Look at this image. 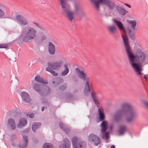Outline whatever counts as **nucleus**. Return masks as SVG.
<instances>
[{
	"label": "nucleus",
	"mask_w": 148,
	"mask_h": 148,
	"mask_svg": "<svg viewBox=\"0 0 148 148\" xmlns=\"http://www.w3.org/2000/svg\"><path fill=\"white\" fill-rule=\"evenodd\" d=\"M33 140L34 143H37L38 142V140L37 138H34L33 139Z\"/></svg>",
	"instance_id": "37998d69"
},
{
	"label": "nucleus",
	"mask_w": 148,
	"mask_h": 148,
	"mask_svg": "<svg viewBox=\"0 0 148 148\" xmlns=\"http://www.w3.org/2000/svg\"><path fill=\"white\" fill-rule=\"evenodd\" d=\"M46 39V37L45 36H42L40 38V40L41 41H43V40Z\"/></svg>",
	"instance_id": "c03bdc74"
},
{
	"label": "nucleus",
	"mask_w": 148,
	"mask_h": 148,
	"mask_svg": "<svg viewBox=\"0 0 148 148\" xmlns=\"http://www.w3.org/2000/svg\"><path fill=\"white\" fill-rule=\"evenodd\" d=\"M64 143L61 144L60 146V148H70L71 146V143L69 140L66 138H65L63 140Z\"/></svg>",
	"instance_id": "f3484780"
},
{
	"label": "nucleus",
	"mask_w": 148,
	"mask_h": 148,
	"mask_svg": "<svg viewBox=\"0 0 148 148\" xmlns=\"http://www.w3.org/2000/svg\"><path fill=\"white\" fill-rule=\"evenodd\" d=\"M100 126L101 127L100 135L103 139L106 140V142L108 143V140L110 138L106 133L109 127V124L108 122L106 121H103L101 123Z\"/></svg>",
	"instance_id": "423d86ee"
},
{
	"label": "nucleus",
	"mask_w": 148,
	"mask_h": 148,
	"mask_svg": "<svg viewBox=\"0 0 148 148\" xmlns=\"http://www.w3.org/2000/svg\"><path fill=\"white\" fill-rule=\"evenodd\" d=\"M143 103L146 106L147 108L148 109V102H147L146 101H145L143 102Z\"/></svg>",
	"instance_id": "de8ad7c7"
},
{
	"label": "nucleus",
	"mask_w": 148,
	"mask_h": 148,
	"mask_svg": "<svg viewBox=\"0 0 148 148\" xmlns=\"http://www.w3.org/2000/svg\"><path fill=\"white\" fill-rule=\"evenodd\" d=\"M99 105H96L97 107V108H98V109L99 108Z\"/></svg>",
	"instance_id": "680f3d73"
},
{
	"label": "nucleus",
	"mask_w": 148,
	"mask_h": 148,
	"mask_svg": "<svg viewBox=\"0 0 148 148\" xmlns=\"http://www.w3.org/2000/svg\"><path fill=\"white\" fill-rule=\"evenodd\" d=\"M108 16H110V15H108ZM105 16H106L107 17H108V15L107 14H106V15H105Z\"/></svg>",
	"instance_id": "e2e57ef3"
},
{
	"label": "nucleus",
	"mask_w": 148,
	"mask_h": 148,
	"mask_svg": "<svg viewBox=\"0 0 148 148\" xmlns=\"http://www.w3.org/2000/svg\"><path fill=\"white\" fill-rule=\"evenodd\" d=\"M4 14V13L3 11L0 9V18L3 16Z\"/></svg>",
	"instance_id": "79ce46f5"
},
{
	"label": "nucleus",
	"mask_w": 148,
	"mask_h": 148,
	"mask_svg": "<svg viewBox=\"0 0 148 148\" xmlns=\"http://www.w3.org/2000/svg\"><path fill=\"white\" fill-rule=\"evenodd\" d=\"M73 148H86V144L85 141H79V138L77 136L73 137L71 139Z\"/></svg>",
	"instance_id": "6e6552de"
},
{
	"label": "nucleus",
	"mask_w": 148,
	"mask_h": 148,
	"mask_svg": "<svg viewBox=\"0 0 148 148\" xmlns=\"http://www.w3.org/2000/svg\"><path fill=\"white\" fill-rule=\"evenodd\" d=\"M30 130V128H27L23 130L21 132L23 134H27V133Z\"/></svg>",
	"instance_id": "e433bc0d"
},
{
	"label": "nucleus",
	"mask_w": 148,
	"mask_h": 148,
	"mask_svg": "<svg viewBox=\"0 0 148 148\" xmlns=\"http://www.w3.org/2000/svg\"><path fill=\"white\" fill-rule=\"evenodd\" d=\"M23 140V144L22 145H19L14 148H26L28 145V138L27 136H22Z\"/></svg>",
	"instance_id": "dca6fc26"
},
{
	"label": "nucleus",
	"mask_w": 148,
	"mask_h": 148,
	"mask_svg": "<svg viewBox=\"0 0 148 148\" xmlns=\"http://www.w3.org/2000/svg\"><path fill=\"white\" fill-rule=\"evenodd\" d=\"M35 60L37 62H38L39 60L38 59V58H36L35 59Z\"/></svg>",
	"instance_id": "052dcab7"
},
{
	"label": "nucleus",
	"mask_w": 148,
	"mask_h": 148,
	"mask_svg": "<svg viewBox=\"0 0 148 148\" xmlns=\"http://www.w3.org/2000/svg\"><path fill=\"white\" fill-rule=\"evenodd\" d=\"M43 92V93H45L46 94V95L45 96L49 94L50 92V89L49 88H48V89L47 90V92L46 93L45 92L42 91Z\"/></svg>",
	"instance_id": "a19ab883"
},
{
	"label": "nucleus",
	"mask_w": 148,
	"mask_h": 148,
	"mask_svg": "<svg viewBox=\"0 0 148 148\" xmlns=\"http://www.w3.org/2000/svg\"><path fill=\"white\" fill-rule=\"evenodd\" d=\"M111 1L113 2L114 3L113 8H112L111 10L109 8H108V10L112 11L113 9L116 7V10L118 11L119 13L123 16L125 15L126 13L128 12V11H126L125 10L124 8H122L121 6L119 5H116V4L112 0Z\"/></svg>",
	"instance_id": "9b49d317"
},
{
	"label": "nucleus",
	"mask_w": 148,
	"mask_h": 148,
	"mask_svg": "<svg viewBox=\"0 0 148 148\" xmlns=\"http://www.w3.org/2000/svg\"><path fill=\"white\" fill-rule=\"evenodd\" d=\"M52 83L53 84V86L54 87H56L55 86V85L57 84L56 81V78L53 79V81L52 82Z\"/></svg>",
	"instance_id": "58836bf2"
},
{
	"label": "nucleus",
	"mask_w": 148,
	"mask_h": 148,
	"mask_svg": "<svg viewBox=\"0 0 148 148\" xmlns=\"http://www.w3.org/2000/svg\"><path fill=\"white\" fill-rule=\"evenodd\" d=\"M61 7V12L64 16H66L70 21H72L74 18L73 14L82 18L85 16V13L81 8L79 3H75L74 4V11H71L70 5L66 2V0H59Z\"/></svg>",
	"instance_id": "7ed1b4c3"
},
{
	"label": "nucleus",
	"mask_w": 148,
	"mask_h": 148,
	"mask_svg": "<svg viewBox=\"0 0 148 148\" xmlns=\"http://www.w3.org/2000/svg\"><path fill=\"white\" fill-rule=\"evenodd\" d=\"M11 145L13 147H15V146H16L15 143L13 142L11 143Z\"/></svg>",
	"instance_id": "3c124183"
},
{
	"label": "nucleus",
	"mask_w": 148,
	"mask_h": 148,
	"mask_svg": "<svg viewBox=\"0 0 148 148\" xmlns=\"http://www.w3.org/2000/svg\"><path fill=\"white\" fill-rule=\"evenodd\" d=\"M43 148H53V145L50 143H45L43 145Z\"/></svg>",
	"instance_id": "473e14b6"
},
{
	"label": "nucleus",
	"mask_w": 148,
	"mask_h": 148,
	"mask_svg": "<svg viewBox=\"0 0 148 148\" xmlns=\"http://www.w3.org/2000/svg\"><path fill=\"white\" fill-rule=\"evenodd\" d=\"M10 44L9 43H4L0 44V49L4 48L7 49L9 48Z\"/></svg>",
	"instance_id": "72a5a7b5"
},
{
	"label": "nucleus",
	"mask_w": 148,
	"mask_h": 148,
	"mask_svg": "<svg viewBox=\"0 0 148 148\" xmlns=\"http://www.w3.org/2000/svg\"><path fill=\"white\" fill-rule=\"evenodd\" d=\"M32 23L36 25L41 30L45 31V28H44L42 27H41L40 26L38 23L34 22H33Z\"/></svg>",
	"instance_id": "f704fd0d"
},
{
	"label": "nucleus",
	"mask_w": 148,
	"mask_h": 148,
	"mask_svg": "<svg viewBox=\"0 0 148 148\" xmlns=\"http://www.w3.org/2000/svg\"><path fill=\"white\" fill-rule=\"evenodd\" d=\"M98 112L99 113L98 119L99 121L102 122L105 118V116L104 112L103 110H102L100 108L98 109Z\"/></svg>",
	"instance_id": "a211bd4d"
},
{
	"label": "nucleus",
	"mask_w": 148,
	"mask_h": 148,
	"mask_svg": "<svg viewBox=\"0 0 148 148\" xmlns=\"http://www.w3.org/2000/svg\"><path fill=\"white\" fill-rule=\"evenodd\" d=\"M67 87V83H65L64 84L61 85L59 87L58 89L61 91H64Z\"/></svg>",
	"instance_id": "2f4dec72"
},
{
	"label": "nucleus",
	"mask_w": 148,
	"mask_h": 148,
	"mask_svg": "<svg viewBox=\"0 0 148 148\" xmlns=\"http://www.w3.org/2000/svg\"><path fill=\"white\" fill-rule=\"evenodd\" d=\"M2 6L1 5H0V7L1 8Z\"/></svg>",
	"instance_id": "0e129e2a"
},
{
	"label": "nucleus",
	"mask_w": 148,
	"mask_h": 148,
	"mask_svg": "<svg viewBox=\"0 0 148 148\" xmlns=\"http://www.w3.org/2000/svg\"><path fill=\"white\" fill-rule=\"evenodd\" d=\"M128 134L129 135H130V136H132V134L130 132H128Z\"/></svg>",
	"instance_id": "bf43d9fd"
},
{
	"label": "nucleus",
	"mask_w": 148,
	"mask_h": 148,
	"mask_svg": "<svg viewBox=\"0 0 148 148\" xmlns=\"http://www.w3.org/2000/svg\"><path fill=\"white\" fill-rule=\"evenodd\" d=\"M88 141L95 146H97L101 142V140L97 135L91 133L88 137Z\"/></svg>",
	"instance_id": "9d476101"
},
{
	"label": "nucleus",
	"mask_w": 148,
	"mask_h": 148,
	"mask_svg": "<svg viewBox=\"0 0 148 148\" xmlns=\"http://www.w3.org/2000/svg\"><path fill=\"white\" fill-rule=\"evenodd\" d=\"M68 64L66 63L64 65V67L65 69V70L61 73L62 76H64L66 75L69 72V69L68 67Z\"/></svg>",
	"instance_id": "c85d7f7f"
},
{
	"label": "nucleus",
	"mask_w": 148,
	"mask_h": 148,
	"mask_svg": "<svg viewBox=\"0 0 148 148\" xmlns=\"http://www.w3.org/2000/svg\"><path fill=\"white\" fill-rule=\"evenodd\" d=\"M42 86V85L41 84L36 83L34 84V88L35 90L38 92L41 96L45 97V96L46 94L43 93V92L41 91Z\"/></svg>",
	"instance_id": "2eb2a0df"
},
{
	"label": "nucleus",
	"mask_w": 148,
	"mask_h": 148,
	"mask_svg": "<svg viewBox=\"0 0 148 148\" xmlns=\"http://www.w3.org/2000/svg\"><path fill=\"white\" fill-rule=\"evenodd\" d=\"M26 115L27 116H29V117L30 118H32L34 117V114L33 113H30L29 114H29L28 113H27L26 114Z\"/></svg>",
	"instance_id": "4c0bfd02"
},
{
	"label": "nucleus",
	"mask_w": 148,
	"mask_h": 148,
	"mask_svg": "<svg viewBox=\"0 0 148 148\" xmlns=\"http://www.w3.org/2000/svg\"><path fill=\"white\" fill-rule=\"evenodd\" d=\"M56 80L57 83V84L55 85L56 87H57L60 84L64 82L62 78L61 77H56Z\"/></svg>",
	"instance_id": "c756f323"
},
{
	"label": "nucleus",
	"mask_w": 148,
	"mask_h": 148,
	"mask_svg": "<svg viewBox=\"0 0 148 148\" xmlns=\"http://www.w3.org/2000/svg\"><path fill=\"white\" fill-rule=\"evenodd\" d=\"M63 63V62L62 60L59 61V62H55L52 64L50 62H48V66L53 70H56L58 68H60Z\"/></svg>",
	"instance_id": "f8f14e48"
},
{
	"label": "nucleus",
	"mask_w": 148,
	"mask_h": 148,
	"mask_svg": "<svg viewBox=\"0 0 148 148\" xmlns=\"http://www.w3.org/2000/svg\"><path fill=\"white\" fill-rule=\"evenodd\" d=\"M48 51L51 55H53L55 51V47L54 45L51 42H49Z\"/></svg>",
	"instance_id": "aec40b11"
},
{
	"label": "nucleus",
	"mask_w": 148,
	"mask_h": 148,
	"mask_svg": "<svg viewBox=\"0 0 148 148\" xmlns=\"http://www.w3.org/2000/svg\"><path fill=\"white\" fill-rule=\"evenodd\" d=\"M46 70L50 73L53 75V76H57L58 75L57 73H56L55 71L52 70V69L50 67H47L46 69Z\"/></svg>",
	"instance_id": "7c9ffc66"
},
{
	"label": "nucleus",
	"mask_w": 148,
	"mask_h": 148,
	"mask_svg": "<svg viewBox=\"0 0 148 148\" xmlns=\"http://www.w3.org/2000/svg\"><path fill=\"white\" fill-rule=\"evenodd\" d=\"M115 146L114 145H112L111 146V148H115Z\"/></svg>",
	"instance_id": "13d9d810"
},
{
	"label": "nucleus",
	"mask_w": 148,
	"mask_h": 148,
	"mask_svg": "<svg viewBox=\"0 0 148 148\" xmlns=\"http://www.w3.org/2000/svg\"><path fill=\"white\" fill-rule=\"evenodd\" d=\"M113 129V126L112 125L110 126V131H112Z\"/></svg>",
	"instance_id": "603ef678"
},
{
	"label": "nucleus",
	"mask_w": 148,
	"mask_h": 148,
	"mask_svg": "<svg viewBox=\"0 0 148 148\" xmlns=\"http://www.w3.org/2000/svg\"><path fill=\"white\" fill-rule=\"evenodd\" d=\"M16 19L18 22L23 26H25L28 23L26 19L22 15H16Z\"/></svg>",
	"instance_id": "4468645a"
},
{
	"label": "nucleus",
	"mask_w": 148,
	"mask_h": 148,
	"mask_svg": "<svg viewBox=\"0 0 148 148\" xmlns=\"http://www.w3.org/2000/svg\"><path fill=\"white\" fill-rule=\"evenodd\" d=\"M124 115L125 121L131 126H133V123L137 117V114L130 105L127 103L122 104L121 108L117 110L114 114V120L119 122L121 121Z\"/></svg>",
	"instance_id": "f03ea898"
},
{
	"label": "nucleus",
	"mask_w": 148,
	"mask_h": 148,
	"mask_svg": "<svg viewBox=\"0 0 148 148\" xmlns=\"http://www.w3.org/2000/svg\"><path fill=\"white\" fill-rule=\"evenodd\" d=\"M27 123V122L26 119L25 118H21L19 120V122L18 125V127L19 128H22V127H24L26 125Z\"/></svg>",
	"instance_id": "4be33fe9"
},
{
	"label": "nucleus",
	"mask_w": 148,
	"mask_h": 148,
	"mask_svg": "<svg viewBox=\"0 0 148 148\" xmlns=\"http://www.w3.org/2000/svg\"><path fill=\"white\" fill-rule=\"evenodd\" d=\"M45 108H46V109H47V107H46V106Z\"/></svg>",
	"instance_id": "69168bd1"
},
{
	"label": "nucleus",
	"mask_w": 148,
	"mask_h": 148,
	"mask_svg": "<svg viewBox=\"0 0 148 148\" xmlns=\"http://www.w3.org/2000/svg\"><path fill=\"white\" fill-rule=\"evenodd\" d=\"M96 93L95 91L93 90L91 93V96L93 100L96 105H100L99 102L98 101V99L97 98V96H96Z\"/></svg>",
	"instance_id": "5701e85b"
},
{
	"label": "nucleus",
	"mask_w": 148,
	"mask_h": 148,
	"mask_svg": "<svg viewBox=\"0 0 148 148\" xmlns=\"http://www.w3.org/2000/svg\"><path fill=\"white\" fill-rule=\"evenodd\" d=\"M34 79L37 82H40L44 84H46L48 83V82L47 81H44L43 79L41 78L40 76H36Z\"/></svg>",
	"instance_id": "cd10ccee"
},
{
	"label": "nucleus",
	"mask_w": 148,
	"mask_h": 148,
	"mask_svg": "<svg viewBox=\"0 0 148 148\" xmlns=\"http://www.w3.org/2000/svg\"><path fill=\"white\" fill-rule=\"evenodd\" d=\"M74 81L75 82H77L78 81V79L76 78H75L74 79Z\"/></svg>",
	"instance_id": "5fc2aeb1"
},
{
	"label": "nucleus",
	"mask_w": 148,
	"mask_h": 148,
	"mask_svg": "<svg viewBox=\"0 0 148 148\" xmlns=\"http://www.w3.org/2000/svg\"><path fill=\"white\" fill-rule=\"evenodd\" d=\"M68 96L69 97H72L73 95L71 94H69L68 95Z\"/></svg>",
	"instance_id": "6e6d98bb"
},
{
	"label": "nucleus",
	"mask_w": 148,
	"mask_h": 148,
	"mask_svg": "<svg viewBox=\"0 0 148 148\" xmlns=\"http://www.w3.org/2000/svg\"><path fill=\"white\" fill-rule=\"evenodd\" d=\"M16 135L15 134H12L11 135V141L13 142V140L16 138Z\"/></svg>",
	"instance_id": "c9c22d12"
},
{
	"label": "nucleus",
	"mask_w": 148,
	"mask_h": 148,
	"mask_svg": "<svg viewBox=\"0 0 148 148\" xmlns=\"http://www.w3.org/2000/svg\"><path fill=\"white\" fill-rule=\"evenodd\" d=\"M107 28L109 32L112 34L114 35L115 34L116 29L115 26H109Z\"/></svg>",
	"instance_id": "a878e982"
},
{
	"label": "nucleus",
	"mask_w": 148,
	"mask_h": 148,
	"mask_svg": "<svg viewBox=\"0 0 148 148\" xmlns=\"http://www.w3.org/2000/svg\"><path fill=\"white\" fill-rule=\"evenodd\" d=\"M59 127L62 131L67 134L69 132L70 129L65 126V125L62 122H60L59 124Z\"/></svg>",
	"instance_id": "b1692460"
},
{
	"label": "nucleus",
	"mask_w": 148,
	"mask_h": 148,
	"mask_svg": "<svg viewBox=\"0 0 148 148\" xmlns=\"http://www.w3.org/2000/svg\"><path fill=\"white\" fill-rule=\"evenodd\" d=\"M45 108V107L44 106H43V107H42L41 110L42 112H43Z\"/></svg>",
	"instance_id": "4d7b16f0"
},
{
	"label": "nucleus",
	"mask_w": 148,
	"mask_h": 148,
	"mask_svg": "<svg viewBox=\"0 0 148 148\" xmlns=\"http://www.w3.org/2000/svg\"><path fill=\"white\" fill-rule=\"evenodd\" d=\"M38 62H40L41 64H42L44 62L43 60L41 59H40V58H38Z\"/></svg>",
	"instance_id": "49530a36"
},
{
	"label": "nucleus",
	"mask_w": 148,
	"mask_h": 148,
	"mask_svg": "<svg viewBox=\"0 0 148 148\" xmlns=\"http://www.w3.org/2000/svg\"><path fill=\"white\" fill-rule=\"evenodd\" d=\"M89 88H90V90H91L92 89V87H90L89 86ZM84 94H85V95H87L88 94V93L89 92H90H90H87L86 90V89L85 88H84Z\"/></svg>",
	"instance_id": "ea45409f"
},
{
	"label": "nucleus",
	"mask_w": 148,
	"mask_h": 148,
	"mask_svg": "<svg viewBox=\"0 0 148 148\" xmlns=\"http://www.w3.org/2000/svg\"><path fill=\"white\" fill-rule=\"evenodd\" d=\"M41 125V123L40 122H35L32 125V128L33 131L35 132L36 129L39 128Z\"/></svg>",
	"instance_id": "393cba45"
},
{
	"label": "nucleus",
	"mask_w": 148,
	"mask_h": 148,
	"mask_svg": "<svg viewBox=\"0 0 148 148\" xmlns=\"http://www.w3.org/2000/svg\"><path fill=\"white\" fill-rule=\"evenodd\" d=\"M124 4L125 5H126V6L128 8H131V6L130 5L127 3H125Z\"/></svg>",
	"instance_id": "09e8293b"
},
{
	"label": "nucleus",
	"mask_w": 148,
	"mask_h": 148,
	"mask_svg": "<svg viewBox=\"0 0 148 148\" xmlns=\"http://www.w3.org/2000/svg\"><path fill=\"white\" fill-rule=\"evenodd\" d=\"M78 90L77 89H75L73 91V92L74 94H76L78 92Z\"/></svg>",
	"instance_id": "8fccbe9b"
},
{
	"label": "nucleus",
	"mask_w": 148,
	"mask_h": 148,
	"mask_svg": "<svg viewBox=\"0 0 148 148\" xmlns=\"http://www.w3.org/2000/svg\"><path fill=\"white\" fill-rule=\"evenodd\" d=\"M22 101L25 103H29L31 101V99L29 94L26 92H22L21 93Z\"/></svg>",
	"instance_id": "ddd939ff"
},
{
	"label": "nucleus",
	"mask_w": 148,
	"mask_h": 148,
	"mask_svg": "<svg viewBox=\"0 0 148 148\" xmlns=\"http://www.w3.org/2000/svg\"><path fill=\"white\" fill-rule=\"evenodd\" d=\"M143 77L146 80H148V74H145L144 75Z\"/></svg>",
	"instance_id": "a18cd8bd"
},
{
	"label": "nucleus",
	"mask_w": 148,
	"mask_h": 148,
	"mask_svg": "<svg viewBox=\"0 0 148 148\" xmlns=\"http://www.w3.org/2000/svg\"><path fill=\"white\" fill-rule=\"evenodd\" d=\"M106 133L109 136H110V132L109 131H106Z\"/></svg>",
	"instance_id": "864d4df0"
},
{
	"label": "nucleus",
	"mask_w": 148,
	"mask_h": 148,
	"mask_svg": "<svg viewBox=\"0 0 148 148\" xmlns=\"http://www.w3.org/2000/svg\"><path fill=\"white\" fill-rule=\"evenodd\" d=\"M36 33V30L33 27H24L21 30L18 40H20L21 42H28L35 38Z\"/></svg>",
	"instance_id": "20e7f679"
},
{
	"label": "nucleus",
	"mask_w": 148,
	"mask_h": 148,
	"mask_svg": "<svg viewBox=\"0 0 148 148\" xmlns=\"http://www.w3.org/2000/svg\"><path fill=\"white\" fill-rule=\"evenodd\" d=\"M8 113L9 116L14 118L17 117L20 114V113L16 110H11L8 112Z\"/></svg>",
	"instance_id": "412c9836"
},
{
	"label": "nucleus",
	"mask_w": 148,
	"mask_h": 148,
	"mask_svg": "<svg viewBox=\"0 0 148 148\" xmlns=\"http://www.w3.org/2000/svg\"><path fill=\"white\" fill-rule=\"evenodd\" d=\"M8 125L10 126L13 130L16 128L15 122L14 120L12 118H9L8 120Z\"/></svg>",
	"instance_id": "6ab92c4d"
},
{
	"label": "nucleus",
	"mask_w": 148,
	"mask_h": 148,
	"mask_svg": "<svg viewBox=\"0 0 148 148\" xmlns=\"http://www.w3.org/2000/svg\"><path fill=\"white\" fill-rule=\"evenodd\" d=\"M95 9L98 11H100L99 4L105 5L107 8L111 10L113 8L114 3L111 0H90Z\"/></svg>",
	"instance_id": "39448f33"
},
{
	"label": "nucleus",
	"mask_w": 148,
	"mask_h": 148,
	"mask_svg": "<svg viewBox=\"0 0 148 148\" xmlns=\"http://www.w3.org/2000/svg\"><path fill=\"white\" fill-rule=\"evenodd\" d=\"M113 21L119 30L122 31L125 34V36L122 35V38L129 62L134 71L136 73V74L139 76L141 77L143 74L141 72L143 70L142 64L145 60L146 55L144 52L140 50H137L135 54L134 53L130 45L128 38L125 37L127 35V32L123 24L120 21L116 19H113Z\"/></svg>",
	"instance_id": "f257e3e1"
},
{
	"label": "nucleus",
	"mask_w": 148,
	"mask_h": 148,
	"mask_svg": "<svg viewBox=\"0 0 148 148\" xmlns=\"http://www.w3.org/2000/svg\"><path fill=\"white\" fill-rule=\"evenodd\" d=\"M127 22L131 24V27L133 29V31L130 28H128V31L129 35L130 38L133 41L135 40L134 35L135 32H136L137 30L136 28V21L134 20H127Z\"/></svg>",
	"instance_id": "1a4fd4ad"
},
{
	"label": "nucleus",
	"mask_w": 148,
	"mask_h": 148,
	"mask_svg": "<svg viewBox=\"0 0 148 148\" xmlns=\"http://www.w3.org/2000/svg\"><path fill=\"white\" fill-rule=\"evenodd\" d=\"M76 70L77 72H78V76L79 78L84 81H86L85 84V88L86 89L87 92H90L89 84L88 81L89 79L88 77L83 71L80 70L77 68H76Z\"/></svg>",
	"instance_id": "0eeeda50"
},
{
	"label": "nucleus",
	"mask_w": 148,
	"mask_h": 148,
	"mask_svg": "<svg viewBox=\"0 0 148 148\" xmlns=\"http://www.w3.org/2000/svg\"><path fill=\"white\" fill-rule=\"evenodd\" d=\"M126 130V127L125 125H121L119 126L118 132L120 135L124 134Z\"/></svg>",
	"instance_id": "bb28decb"
}]
</instances>
